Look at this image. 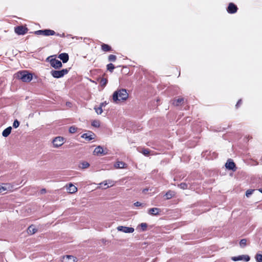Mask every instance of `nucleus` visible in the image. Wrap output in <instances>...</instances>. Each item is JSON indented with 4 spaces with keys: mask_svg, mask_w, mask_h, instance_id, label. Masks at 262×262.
<instances>
[{
    "mask_svg": "<svg viewBox=\"0 0 262 262\" xmlns=\"http://www.w3.org/2000/svg\"><path fill=\"white\" fill-rule=\"evenodd\" d=\"M128 97V94L125 89H118L113 94V100L115 102L125 101Z\"/></svg>",
    "mask_w": 262,
    "mask_h": 262,
    "instance_id": "1",
    "label": "nucleus"
},
{
    "mask_svg": "<svg viewBox=\"0 0 262 262\" xmlns=\"http://www.w3.org/2000/svg\"><path fill=\"white\" fill-rule=\"evenodd\" d=\"M14 75L15 78L25 82H30L33 78L32 74L26 70L18 72Z\"/></svg>",
    "mask_w": 262,
    "mask_h": 262,
    "instance_id": "2",
    "label": "nucleus"
},
{
    "mask_svg": "<svg viewBox=\"0 0 262 262\" xmlns=\"http://www.w3.org/2000/svg\"><path fill=\"white\" fill-rule=\"evenodd\" d=\"M69 70L68 69H63L61 70H52L50 72L51 75L55 78H60L67 74Z\"/></svg>",
    "mask_w": 262,
    "mask_h": 262,
    "instance_id": "3",
    "label": "nucleus"
},
{
    "mask_svg": "<svg viewBox=\"0 0 262 262\" xmlns=\"http://www.w3.org/2000/svg\"><path fill=\"white\" fill-rule=\"evenodd\" d=\"M51 57H52V56H49L47 59V60L49 61L51 67L55 69H60L62 67V64L60 60L56 58H51L49 60Z\"/></svg>",
    "mask_w": 262,
    "mask_h": 262,
    "instance_id": "4",
    "label": "nucleus"
},
{
    "mask_svg": "<svg viewBox=\"0 0 262 262\" xmlns=\"http://www.w3.org/2000/svg\"><path fill=\"white\" fill-rule=\"evenodd\" d=\"M34 34L37 35H44V36H50L55 35L56 32L50 29H45V30H39L34 32Z\"/></svg>",
    "mask_w": 262,
    "mask_h": 262,
    "instance_id": "5",
    "label": "nucleus"
},
{
    "mask_svg": "<svg viewBox=\"0 0 262 262\" xmlns=\"http://www.w3.org/2000/svg\"><path fill=\"white\" fill-rule=\"evenodd\" d=\"M64 138L62 137H55L52 141L54 147H59L63 144Z\"/></svg>",
    "mask_w": 262,
    "mask_h": 262,
    "instance_id": "6",
    "label": "nucleus"
},
{
    "mask_svg": "<svg viewBox=\"0 0 262 262\" xmlns=\"http://www.w3.org/2000/svg\"><path fill=\"white\" fill-rule=\"evenodd\" d=\"M225 167L227 169L232 170L233 171H235L236 170L235 164L231 159H229L227 160L225 164Z\"/></svg>",
    "mask_w": 262,
    "mask_h": 262,
    "instance_id": "7",
    "label": "nucleus"
},
{
    "mask_svg": "<svg viewBox=\"0 0 262 262\" xmlns=\"http://www.w3.org/2000/svg\"><path fill=\"white\" fill-rule=\"evenodd\" d=\"M28 29L23 26H18L15 27V32L18 35H24L27 33Z\"/></svg>",
    "mask_w": 262,
    "mask_h": 262,
    "instance_id": "8",
    "label": "nucleus"
},
{
    "mask_svg": "<svg viewBox=\"0 0 262 262\" xmlns=\"http://www.w3.org/2000/svg\"><path fill=\"white\" fill-rule=\"evenodd\" d=\"M231 259L234 261L239 260H244L245 261H249L250 259V257L248 255H242L232 257Z\"/></svg>",
    "mask_w": 262,
    "mask_h": 262,
    "instance_id": "9",
    "label": "nucleus"
},
{
    "mask_svg": "<svg viewBox=\"0 0 262 262\" xmlns=\"http://www.w3.org/2000/svg\"><path fill=\"white\" fill-rule=\"evenodd\" d=\"M117 229L119 231L129 233H133L135 230L134 228L133 227H128L122 226H118Z\"/></svg>",
    "mask_w": 262,
    "mask_h": 262,
    "instance_id": "10",
    "label": "nucleus"
},
{
    "mask_svg": "<svg viewBox=\"0 0 262 262\" xmlns=\"http://www.w3.org/2000/svg\"><path fill=\"white\" fill-rule=\"evenodd\" d=\"M237 6L234 4L230 3L227 8V11L230 14H234L237 12Z\"/></svg>",
    "mask_w": 262,
    "mask_h": 262,
    "instance_id": "11",
    "label": "nucleus"
},
{
    "mask_svg": "<svg viewBox=\"0 0 262 262\" xmlns=\"http://www.w3.org/2000/svg\"><path fill=\"white\" fill-rule=\"evenodd\" d=\"M95 134L91 132L88 133L83 134L81 137L85 139L86 141H90L94 139Z\"/></svg>",
    "mask_w": 262,
    "mask_h": 262,
    "instance_id": "12",
    "label": "nucleus"
},
{
    "mask_svg": "<svg viewBox=\"0 0 262 262\" xmlns=\"http://www.w3.org/2000/svg\"><path fill=\"white\" fill-rule=\"evenodd\" d=\"M161 212V209L159 208H152L148 210V213L151 215H158Z\"/></svg>",
    "mask_w": 262,
    "mask_h": 262,
    "instance_id": "13",
    "label": "nucleus"
},
{
    "mask_svg": "<svg viewBox=\"0 0 262 262\" xmlns=\"http://www.w3.org/2000/svg\"><path fill=\"white\" fill-rule=\"evenodd\" d=\"M58 58L62 61L63 63H67L69 59V56L68 53H63L59 55Z\"/></svg>",
    "mask_w": 262,
    "mask_h": 262,
    "instance_id": "14",
    "label": "nucleus"
},
{
    "mask_svg": "<svg viewBox=\"0 0 262 262\" xmlns=\"http://www.w3.org/2000/svg\"><path fill=\"white\" fill-rule=\"evenodd\" d=\"M94 153L95 155H105L106 154L104 152V150H103V148L100 146H98L95 148Z\"/></svg>",
    "mask_w": 262,
    "mask_h": 262,
    "instance_id": "15",
    "label": "nucleus"
},
{
    "mask_svg": "<svg viewBox=\"0 0 262 262\" xmlns=\"http://www.w3.org/2000/svg\"><path fill=\"white\" fill-rule=\"evenodd\" d=\"M63 259L64 262H75L76 258L73 256L67 255L63 256Z\"/></svg>",
    "mask_w": 262,
    "mask_h": 262,
    "instance_id": "16",
    "label": "nucleus"
},
{
    "mask_svg": "<svg viewBox=\"0 0 262 262\" xmlns=\"http://www.w3.org/2000/svg\"><path fill=\"white\" fill-rule=\"evenodd\" d=\"M11 130V126H9L6 129H5L2 133L3 136L4 137H7L10 134Z\"/></svg>",
    "mask_w": 262,
    "mask_h": 262,
    "instance_id": "17",
    "label": "nucleus"
},
{
    "mask_svg": "<svg viewBox=\"0 0 262 262\" xmlns=\"http://www.w3.org/2000/svg\"><path fill=\"white\" fill-rule=\"evenodd\" d=\"M125 165L126 164L122 161H118L114 164V166L116 168H123L125 167Z\"/></svg>",
    "mask_w": 262,
    "mask_h": 262,
    "instance_id": "18",
    "label": "nucleus"
},
{
    "mask_svg": "<svg viewBox=\"0 0 262 262\" xmlns=\"http://www.w3.org/2000/svg\"><path fill=\"white\" fill-rule=\"evenodd\" d=\"M67 189L69 191V192L70 193H73L76 192L77 190V188L72 184H69V186Z\"/></svg>",
    "mask_w": 262,
    "mask_h": 262,
    "instance_id": "19",
    "label": "nucleus"
},
{
    "mask_svg": "<svg viewBox=\"0 0 262 262\" xmlns=\"http://www.w3.org/2000/svg\"><path fill=\"white\" fill-rule=\"evenodd\" d=\"M175 195V192L173 191L169 190L168 191L165 196L166 197V200H169L171 199L173 196H174Z\"/></svg>",
    "mask_w": 262,
    "mask_h": 262,
    "instance_id": "20",
    "label": "nucleus"
},
{
    "mask_svg": "<svg viewBox=\"0 0 262 262\" xmlns=\"http://www.w3.org/2000/svg\"><path fill=\"white\" fill-rule=\"evenodd\" d=\"M37 230L33 225H31L28 227L27 231L29 234H33L36 232Z\"/></svg>",
    "mask_w": 262,
    "mask_h": 262,
    "instance_id": "21",
    "label": "nucleus"
},
{
    "mask_svg": "<svg viewBox=\"0 0 262 262\" xmlns=\"http://www.w3.org/2000/svg\"><path fill=\"white\" fill-rule=\"evenodd\" d=\"M184 101L183 98H179L173 100V104L175 106H179Z\"/></svg>",
    "mask_w": 262,
    "mask_h": 262,
    "instance_id": "22",
    "label": "nucleus"
},
{
    "mask_svg": "<svg viewBox=\"0 0 262 262\" xmlns=\"http://www.w3.org/2000/svg\"><path fill=\"white\" fill-rule=\"evenodd\" d=\"M101 49L104 52H108L111 51L112 48L109 45L103 43L101 45Z\"/></svg>",
    "mask_w": 262,
    "mask_h": 262,
    "instance_id": "23",
    "label": "nucleus"
},
{
    "mask_svg": "<svg viewBox=\"0 0 262 262\" xmlns=\"http://www.w3.org/2000/svg\"><path fill=\"white\" fill-rule=\"evenodd\" d=\"M89 166H90V164L86 161L82 162L79 165V167L82 169L86 168L89 167Z\"/></svg>",
    "mask_w": 262,
    "mask_h": 262,
    "instance_id": "24",
    "label": "nucleus"
},
{
    "mask_svg": "<svg viewBox=\"0 0 262 262\" xmlns=\"http://www.w3.org/2000/svg\"><path fill=\"white\" fill-rule=\"evenodd\" d=\"M107 83V80L106 78H101L100 79V85L102 87L104 88L105 86Z\"/></svg>",
    "mask_w": 262,
    "mask_h": 262,
    "instance_id": "25",
    "label": "nucleus"
},
{
    "mask_svg": "<svg viewBox=\"0 0 262 262\" xmlns=\"http://www.w3.org/2000/svg\"><path fill=\"white\" fill-rule=\"evenodd\" d=\"M247 239L245 238L242 239L239 242V246L241 248H244L246 246Z\"/></svg>",
    "mask_w": 262,
    "mask_h": 262,
    "instance_id": "26",
    "label": "nucleus"
},
{
    "mask_svg": "<svg viewBox=\"0 0 262 262\" xmlns=\"http://www.w3.org/2000/svg\"><path fill=\"white\" fill-rule=\"evenodd\" d=\"M188 184L187 183L183 182V183H180L178 186L181 189L185 190V189H188Z\"/></svg>",
    "mask_w": 262,
    "mask_h": 262,
    "instance_id": "27",
    "label": "nucleus"
},
{
    "mask_svg": "<svg viewBox=\"0 0 262 262\" xmlns=\"http://www.w3.org/2000/svg\"><path fill=\"white\" fill-rule=\"evenodd\" d=\"M107 70L108 71H109L110 72H113L114 69L115 68V66H114V64L112 63H110L109 64H108L107 66Z\"/></svg>",
    "mask_w": 262,
    "mask_h": 262,
    "instance_id": "28",
    "label": "nucleus"
},
{
    "mask_svg": "<svg viewBox=\"0 0 262 262\" xmlns=\"http://www.w3.org/2000/svg\"><path fill=\"white\" fill-rule=\"evenodd\" d=\"M94 110H95V112L96 113L98 114V115H100L102 114V113L103 112V110H102V107H101L100 105L99 107H94Z\"/></svg>",
    "mask_w": 262,
    "mask_h": 262,
    "instance_id": "29",
    "label": "nucleus"
},
{
    "mask_svg": "<svg viewBox=\"0 0 262 262\" xmlns=\"http://www.w3.org/2000/svg\"><path fill=\"white\" fill-rule=\"evenodd\" d=\"M255 258L257 262H262V254L257 253Z\"/></svg>",
    "mask_w": 262,
    "mask_h": 262,
    "instance_id": "30",
    "label": "nucleus"
},
{
    "mask_svg": "<svg viewBox=\"0 0 262 262\" xmlns=\"http://www.w3.org/2000/svg\"><path fill=\"white\" fill-rule=\"evenodd\" d=\"M141 227L142 231H145L147 230V224L145 223H142L139 225Z\"/></svg>",
    "mask_w": 262,
    "mask_h": 262,
    "instance_id": "31",
    "label": "nucleus"
},
{
    "mask_svg": "<svg viewBox=\"0 0 262 262\" xmlns=\"http://www.w3.org/2000/svg\"><path fill=\"white\" fill-rule=\"evenodd\" d=\"M117 57L115 55L111 54L108 56V59L110 61L114 62L116 60Z\"/></svg>",
    "mask_w": 262,
    "mask_h": 262,
    "instance_id": "32",
    "label": "nucleus"
},
{
    "mask_svg": "<svg viewBox=\"0 0 262 262\" xmlns=\"http://www.w3.org/2000/svg\"><path fill=\"white\" fill-rule=\"evenodd\" d=\"M77 128L75 126H71L69 129V131L70 133H72V134H73V133H75L77 131Z\"/></svg>",
    "mask_w": 262,
    "mask_h": 262,
    "instance_id": "33",
    "label": "nucleus"
},
{
    "mask_svg": "<svg viewBox=\"0 0 262 262\" xmlns=\"http://www.w3.org/2000/svg\"><path fill=\"white\" fill-rule=\"evenodd\" d=\"M255 191V189H248L246 192V196L247 197H249L251 194L253 193V192Z\"/></svg>",
    "mask_w": 262,
    "mask_h": 262,
    "instance_id": "34",
    "label": "nucleus"
},
{
    "mask_svg": "<svg viewBox=\"0 0 262 262\" xmlns=\"http://www.w3.org/2000/svg\"><path fill=\"white\" fill-rule=\"evenodd\" d=\"M92 125L96 127H99L100 126V123L98 121L94 120L92 122Z\"/></svg>",
    "mask_w": 262,
    "mask_h": 262,
    "instance_id": "35",
    "label": "nucleus"
},
{
    "mask_svg": "<svg viewBox=\"0 0 262 262\" xmlns=\"http://www.w3.org/2000/svg\"><path fill=\"white\" fill-rule=\"evenodd\" d=\"M19 122L17 119H15L13 122V126L16 128L19 126Z\"/></svg>",
    "mask_w": 262,
    "mask_h": 262,
    "instance_id": "36",
    "label": "nucleus"
},
{
    "mask_svg": "<svg viewBox=\"0 0 262 262\" xmlns=\"http://www.w3.org/2000/svg\"><path fill=\"white\" fill-rule=\"evenodd\" d=\"M149 150H148V149H143V151H142V153H143V154L144 155H145V156H147V155H148V154H149Z\"/></svg>",
    "mask_w": 262,
    "mask_h": 262,
    "instance_id": "37",
    "label": "nucleus"
},
{
    "mask_svg": "<svg viewBox=\"0 0 262 262\" xmlns=\"http://www.w3.org/2000/svg\"><path fill=\"white\" fill-rule=\"evenodd\" d=\"M6 189L0 185V193H3Z\"/></svg>",
    "mask_w": 262,
    "mask_h": 262,
    "instance_id": "38",
    "label": "nucleus"
},
{
    "mask_svg": "<svg viewBox=\"0 0 262 262\" xmlns=\"http://www.w3.org/2000/svg\"><path fill=\"white\" fill-rule=\"evenodd\" d=\"M242 99H239L237 102L236 103V104L235 105V107H236V108H237L239 106L242 104Z\"/></svg>",
    "mask_w": 262,
    "mask_h": 262,
    "instance_id": "39",
    "label": "nucleus"
},
{
    "mask_svg": "<svg viewBox=\"0 0 262 262\" xmlns=\"http://www.w3.org/2000/svg\"><path fill=\"white\" fill-rule=\"evenodd\" d=\"M107 104V103L106 102V101H104V102L101 103L100 104V106L102 107L106 106Z\"/></svg>",
    "mask_w": 262,
    "mask_h": 262,
    "instance_id": "40",
    "label": "nucleus"
},
{
    "mask_svg": "<svg viewBox=\"0 0 262 262\" xmlns=\"http://www.w3.org/2000/svg\"><path fill=\"white\" fill-rule=\"evenodd\" d=\"M134 205L136 207H139L142 205V204L139 202H136L134 203Z\"/></svg>",
    "mask_w": 262,
    "mask_h": 262,
    "instance_id": "41",
    "label": "nucleus"
},
{
    "mask_svg": "<svg viewBox=\"0 0 262 262\" xmlns=\"http://www.w3.org/2000/svg\"><path fill=\"white\" fill-rule=\"evenodd\" d=\"M226 129V128L225 127H223V128H221V127L220 128H218L217 129H216V131H218V132H222V131H223L224 130Z\"/></svg>",
    "mask_w": 262,
    "mask_h": 262,
    "instance_id": "42",
    "label": "nucleus"
},
{
    "mask_svg": "<svg viewBox=\"0 0 262 262\" xmlns=\"http://www.w3.org/2000/svg\"><path fill=\"white\" fill-rule=\"evenodd\" d=\"M104 184V185L105 186H106V187H105V188H104V189H106V188H108V187H109V186L107 185V183H106V181H104L103 182H102V183H100V185H101V184Z\"/></svg>",
    "mask_w": 262,
    "mask_h": 262,
    "instance_id": "43",
    "label": "nucleus"
},
{
    "mask_svg": "<svg viewBox=\"0 0 262 262\" xmlns=\"http://www.w3.org/2000/svg\"><path fill=\"white\" fill-rule=\"evenodd\" d=\"M55 35H57V36L61 37H64L65 36L64 33H62V34H59V33H57V34L56 33Z\"/></svg>",
    "mask_w": 262,
    "mask_h": 262,
    "instance_id": "44",
    "label": "nucleus"
},
{
    "mask_svg": "<svg viewBox=\"0 0 262 262\" xmlns=\"http://www.w3.org/2000/svg\"><path fill=\"white\" fill-rule=\"evenodd\" d=\"M46 192V189H45V188L42 189L41 190V193H45Z\"/></svg>",
    "mask_w": 262,
    "mask_h": 262,
    "instance_id": "45",
    "label": "nucleus"
},
{
    "mask_svg": "<svg viewBox=\"0 0 262 262\" xmlns=\"http://www.w3.org/2000/svg\"><path fill=\"white\" fill-rule=\"evenodd\" d=\"M259 191L262 193V188L258 189Z\"/></svg>",
    "mask_w": 262,
    "mask_h": 262,
    "instance_id": "46",
    "label": "nucleus"
},
{
    "mask_svg": "<svg viewBox=\"0 0 262 262\" xmlns=\"http://www.w3.org/2000/svg\"><path fill=\"white\" fill-rule=\"evenodd\" d=\"M214 154L215 155V157H216V153H214Z\"/></svg>",
    "mask_w": 262,
    "mask_h": 262,
    "instance_id": "47",
    "label": "nucleus"
}]
</instances>
